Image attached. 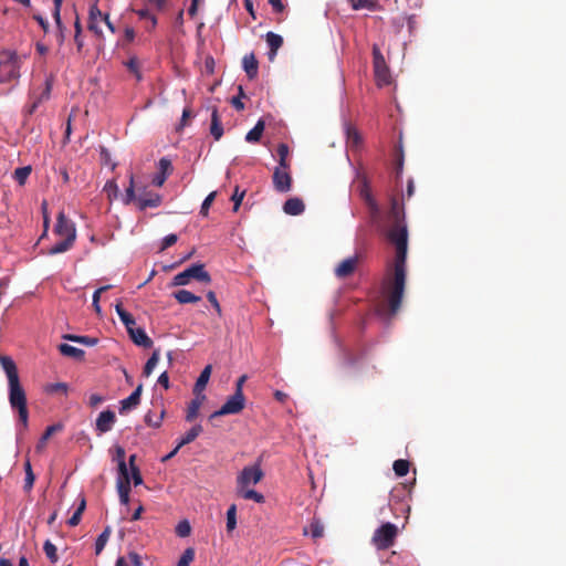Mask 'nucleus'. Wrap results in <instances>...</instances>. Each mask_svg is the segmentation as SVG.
<instances>
[{
	"instance_id": "f257e3e1",
	"label": "nucleus",
	"mask_w": 566,
	"mask_h": 566,
	"mask_svg": "<svg viewBox=\"0 0 566 566\" xmlns=\"http://www.w3.org/2000/svg\"><path fill=\"white\" fill-rule=\"evenodd\" d=\"M390 214L396 220V223L389 229L388 239L396 245V256L394 274L385 280L384 293L388 313L392 316L399 311L402 302L407 277L406 260L408 250L407 228L400 223V218H403V210L396 198L391 199Z\"/></svg>"
},
{
	"instance_id": "f03ea898",
	"label": "nucleus",
	"mask_w": 566,
	"mask_h": 566,
	"mask_svg": "<svg viewBox=\"0 0 566 566\" xmlns=\"http://www.w3.org/2000/svg\"><path fill=\"white\" fill-rule=\"evenodd\" d=\"M0 365L8 378L9 403L13 410H17L19 422L25 429L29 421L27 394L20 384L17 365L11 357L6 355H0Z\"/></svg>"
},
{
	"instance_id": "7ed1b4c3",
	"label": "nucleus",
	"mask_w": 566,
	"mask_h": 566,
	"mask_svg": "<svg viewBox=\"0 0 566 566\" xmlns=\"http://www.w3.org/2000/svg\"><path fill=\"white\" fill-rule=\"evenodd\" d=\"M54 233L61 237V240L48 250L49 255H55L69 251L76 240V228L72 220L66 218L64 212H60L56 218Z\"/></svg>"
},
{
	"instance_id": "20e7f679",
	"label": "nucleus",
	"mask_w": 566,
	"mask_h": 566,
	"mask_svg": "<svg viewBox=\"0 0 566 566\" xmlns=\"http://www.w3.org/2000/svg\"><path fill=\"white\" fill-rule=\"evenodd\" d=\"M191 279H195L199 282L210 283L211 276L205 270V265L201 263L192 264L185 271L178 273L174 276L171 285L172 286H182L187 285Z\"/></svg>"
},
{
	"instance_id": "39448f33",
	"label": "nucleus",
	"mask_w": 566,
	"mask_h": 566,
	"mask_svg": "<svg viewBox=\"0 0 566 566\" xmlns=\"http://www.w3.org/2000/svg\"><path fill=\"white\" fill-rule=\"evenodd\" d=\"M398 534V528L392 523H385L374 532L371 543L379 551L390 548Z\"/></svg>"
},
{
	"instance_id": "423d86ee",
	"label": "nucleus",
	"mask_w": 566,
	"mask_h": 566,
	"mask_svg": "<svg viewBox=\"0 0 566 566\" xmlns=\"http://www.w3.org/2000/svg\"><path fill=\"white\" fill-rule=\"evenodd\" d=\"M264 476L260 463L244 467L237 476V489L249 488L258 484Z\"/></svg>"
},
{
	"instance_id": "0eeeda50",
	"label": "nucleus",
	"mask_w": 566,
	"mask_h": 566,
	"mask_svg": "<svg viewBox=\"0 0 566 566\" xmlns=\"http://www.w3.org/2000/svg\"><path fill=\"white\" fill-rule=\"evenodd\" d=\"M373 63L377 84L379 86L388 85L391 78L390 72L386 64L385 57L382 56L380 50L376 46L373 49Z\"/></svg>"
},
{
	"instance_id": "6e6552de",
	"label": "nucleus",
	"mask_w": 566,
	"mask_h": 566,
	"mask_svg": "<svg viewBox=\"0 0 566 566\" xmlns=\"http://www.w3.org/2000/svg\"><path fill=\"white\" fill-rule=\"evenodd\" d=\"M244 405V395L234 392L227 399V401L222 405V407L219 410L211 413L210 419L226 415H237L243 410Z\"/></svg>"
},
{
	"instance_id": "1a4fd4ad",
	"label": "nucleus",
	"mask_w": 566,
	"mask_h": 566,
	"mask_svg": "<svg viewBox=\"0 0 566 566\" xmlns=\"http://www.w3.org/2000/svg\"><path fill=\"white\" fill-rule=\"evenodd\" d=\"M272 181L277 192H289L292 188V177L289 169L275 167Z\"/></svg>"
},
{
	"instance_id": "9d476101",
	"label": "nucleus",
	"mask_w": 566,
	"mask_h": 566,
	"mask_svg": "<svg viewBox=\"0 0 566 566\" xmlns=\"http://www.w3.org/2000/svg\"><path fill=\"white\" fill-rule=\"evenodd\" d=\"M361 259V255L356 253L353 256H349L343 260L334 270L336 277L346 279L354 274L356 271L358 263Z\"/></svg>"
},
{
	"instance_id": "9b49d317",
	"label": "nucleus",
	"mask_w": 566,
	"mask_h": 566,
	"mask_svg": "<svg viewBox=\"0 0 566 566\" xmlns=\"http://www.w3.org/2000/svg\"><path fill=\"white\" fill-rule=\"evenodd\" d=\"M116 422V415L114 411L107 409L102 411L95 422V430L98 434L106 433L113 429Z\"/></svg>"
},
{
	"instance_id": "f8f14e48",
	"label": "nucleus",
	"mask_w": 566,
	"mask_h": 566,
	"mask_svg": "<svg viewBox=\"0 0 566 566\" xmlns=\"http://www.w3.org/2000/svg\"><path fill=\"white\" fill-rule=\"evenodd\" d=\"M359 196L367 205L370 213L374 217L378 216L380 212V209H379L377 201L375 200V198L371 195V190H370V187H369L366 178H363L361 185L359 186Z\"/></svg>"
},
{
	"instance_id": "ddd939ff",
	"label": "nucleus",
	"mask_w": 566,
	"mask_h": 566,
	"mask_svg": "<svg viewBox=\"0 0 566 566\" xmlns=\"http://www.w3.org/2000/svg\"><path fill=\"white\" fill-rule=\"evenodd\" d=\"M163 198L159 193L145 192L137 198V207L140 211L147 208H157L160 206Z\"/></svg>"
},
{
	"instance_id": "4468645a",
	"label": "nucleus",
	"mask_w": 566,
	"mask_h": 566,
	"mask_svg": "<svg viewBox=\"0 0 566 566\" xmlns=\"http://www.w3.org/2000/svg\"><path fill=\"white\" fill-rule=\"evenodd\" d=\"M104 15L105 14L102 13L96 3L91 6L88 14V29L98 36L103 35L102 30L99 28V23L104 22Z\"/></svg>"
},
{
	"instance_id": "2eb2a0df",
	"label": "nucleus",
	"mask_w": 566,
	"mask_h": 566,
	"mask_svg": "<svg viewBox=\"0 0 566 566\" xmlns=\"http://www.w3.org/2000/svg\"><path fill=\"white\" fill-rule=\"evenodd\" d=\"M132 340L138 345V346H142V347H145V348H150L153 346V340L150 337H148V335L146 334V332L140 328V327H136L135 326H132L130 329H127Z\"/></svg>"
},
{
	"instance_id": "dca6fc26",
	"label": "nucleus",
	"mask_w": 566,
	"mask_h": 566,
	"mask_svg": "<svg viewBox=\"0 0 566 566\" xmlns=\"http://www.w3.org/2000/svg\"><path fill=\"white\" fill-rule=\"evenodd\" d=\"M143 391V385L139 384L136 389L125 399L120 401L119 412L124 413L126 410L135 408L140 402V395Z\"/></svg>"
},
{
	"instance_id": "f3484780",
	"label": "nucleus",
	"mask_w": 566,
	"mask_h": 566,
	"mask_svg": "<svg viewBox=\"0 0 566 566\" xmlns=\"http://www.w3.org/2000/svg\"><path fill=\"white\" fill-rule=\"evenodd\" d=\"M0 59L3 62V65H10V76L11 77H18V69H19V59L14 51H3L0 53Z\"/></svg>"
},
{
	"instance_id": "a211bd4d",
	"label": "nucleus",
	"mask_w": 566,
	"mask_h": 566,
	"mask_svg": "<svg viewBox=\"0 0 566 566\" xmlns=\"http://www.w3.org/2000/svg\"><path fill=\"white\" fill-rule=\"evenodd\" d=\"M242 65L247 73V76L250 80H253L258 76L259 62H258L254 53L245 54L242 59Z\"/></svg>"
},
{
	"instance_id": "6ab92c4d",
	"label": "nucleus",
	"mask_w": 566,
	"mask_h": 566,
	"mask_svg": "<svg viewBox=\"0 0 566 566\" xmlns=\"http://www.w3.org/2000/svg\"><path fill=\"white\" fill-rule=\"evenodd\" d=\"M265 40L270 48L269 60L273 61L276 56L277 50L283 45V38L270 31L265 34Z\"/></svg>"
},
{
	"instance_id": "aec40b11",
	"label": "nucleus",
	"mask_w": 566,
	"mask_h": 566,
	"mask_svg": "<svg viewBox=\"0 0 566 566\" xmlns=\"http://www.w3.org/2000/svg\"><path fill=\"white\" fill-rule=\"evenodd\" d=\"M305 210V205L300 198H290L283 205V211L290 216H298Z\"/></svg>"
},
{
	"instance_id": "412c9836",
	"label": "nucleus",
	"mask_w": 566,
	"mask_h": 566,
	"mask_svg": "<svg viewBox=\"0 0 566 566\" xmlns=\"http://www.w3.org/2000/svg\"><path fill=\"white\" fill-rule=\"evenodd\" d=\"M211 371H212V366L207 365L200 373V375L195 384V387H193V394L196 396H200L201 392L205 390V388L210 379Z\"/></svg>"
},
{
	"instance_id": "4be33fe9",
	"label": "nucleus",
	"mask_w": 566,
	"mask_h": 566,
	"mask_svg": "<svg viewBox=\"0 0 566 566\" xmlns=\"http://www.w3.org/2000/svg\"><path fill=\"white\" fill-rule=\"evenodd\" d=\"M210 134L216 140H219L223 135V127L217 107H213L211 113Z\"/></svg>"
},
{
	"instance_id": "5701e85b",
	"label": "nucleus",
	"mask_w": 566,
	"mask_h": 566,
	"mask_svg": "<svg viewBox=\"0 0 566 566\" xmlns=\"http://www.w3.org/2000/svg\"><path fill=\"white\" fill-rule=\"evenodd\" d=\"M59 430H61V426H59V424L49 426L45 429V431L43 432V434L41 436L40 440L38 441V443L35 446V451L38 453L43 452V450L46 447V442L49 441V439L52 437V434H54Z\"/></svg>"
},
{
	"instance_id": "b1692460",
	"label": "nucleus",
	"mask_w": 566,
	"mask_h": 566,
	"mask_svg": "<svg viewBox=\"0 0 566 566\" xmlns=\"http://www.w3.org/2000/svg\"><path fill=\"white\" fill-rule=\"evenodd\" d=\"M205 398H206L205 395H202L201 397L197 396L195 399H192L190 401V403L188 405V408H187V413H186V420L188 422H191V421H193L197 418L199 409H200L201 403H202V400Z\"/></svg>"
},
{
	"instance_id": "393cba45",
	"label": "nucleus",
	"mask_w": 566,
	"mask_h": 566,
	"mask_svg": "<svg viewBox=\"0 0 566 566\" xmlns=\"http://www.w3.org/2000/svg\"><path fill=\"white\" fill-rule=\"evenodd\" d=\"M172 295L179 304L198 303L199 301H201L200 296L187 290H179L175 292Z\"/></svg>"
},
{
	"instance_id": "a878e982",
	"label": "nucleus",
	"mask_w": 566,
	"mask_h": 566,
	"mask_svg": "<svg viewBox=\"0 0 566 566\" xmlns=\"http://www.w3.org/2000/svg\"><path fill=\"white\" fill-rule=\"evenodd\" d=\"M238 496L244 499V500H252L256 503H264L265 497L263 494L256 492L255 490L243 488V489H237Z\"/></svg>"
},
{
	"instance_id": "bb28decb",
	"label": "nucleus",
	"mask_w": 566,
	"mask_h": 566,
	"mask_svg": "<svg viewBox=\"0 0 566 566\" xmlns=\"http://www.w3.org/2000/svg\"><path fill=\"white\" fill-rule=\"evenodd\" d=\"M59 350L62 355L72 357L77 360L83 359L84 354H85L83 349H80V348L69 345V344L59 345Z\"/></svg>"
},
{
	"instance_id": "cd10ccee",
	"label": "nucleus",
	"mask_w": 566,
	"mask_h": 566,
	"mask_svg": "<svg viewBox=\"0 0 566 566\" xmlns=\"http://www.w3.org/2000/svg\"><path fill=\"white\" fill-rule=\"evenodd\" d=\"M115 311L117 315L119 316L122 323L125 325L126 329H130L132 326L136 325L135 318L130 313H128L126 310H124L122 303H117L115 306Z\"/></svg>"
},
{
	"instance_id": "c85d7f7f",
	"label": "nucleus",
	"mask_w": 566,
	"mask_h": 566,
	"mask_svg": "<svg viewBox=\"0 0 566 566\" xmlns=\"http://www.w3.org/2000/svg\"><path fill=\"white\" fill-rule=\"evenodd\" d=\"M347 146L356 149L361 145V136L355 127L347 126L346 128Z\"/></svg>"
},
{
	"instance_id": "c756f323",
	"label": "nucleus",
	"mask_w": 566,
	"mask_h": 566,
	"mask_svg": "<svg viewBox=\"0 0 566 566\" xmlns=\"http://www.w3.org/2000/svg\"><path fill=\"white\" fill-rule=\"evenodd\" d=\"M125 455H126V453H125L124 448L120 446H116L115 447V455H114L113 460L117 462L119 475H125L126 472H128L126 461H125Z\"/></svg>"
},
{
	"instance_id": "7c9ffc66",
	"label": "nucleus",
	"mask_w": 566,
	"mask_h": 566,
	"mask_svg": "<svg viewBox=\"0 0 566 566\" xmlns=\"http://www.w3.org/2000/svg\"><path fill=\"white\" fill-rule=\"evenodd\" d=\"M202 432L201 424H195L178 442V448H181L186 444L191 443L195 441L199 434Z\"/></svg>"
},
{
	"instance_id": "2f4dec72",
	"label": "nucleus",
	"mask_w": 566,
	"mask_h": 566,
	"mask_svg": "<svg viewBox=\"0 0 566 566\" xmlns=\"http://www.w3.org/2000/svg\"><path fill=\"white\" fill-rule=\"evenodd\" d=\"M353 10H369L374 11L378 7V0H347Z\"/></svg>"
},
{
	"instance_id": "473e14b6",
	"label": "nucleus",
	"mask_w": 566,
	"mask_h": 566,
	"mask_svg": "<svg viewBox=\"0 0 566 566\" xmlns=\"http://www.w3.org/2000/svg\"><path fill=\"white\" fill-rule=\"evenodd\" d=\"M277 156H279V166L283 169H290V161L287 159L289 157V146L284 143L279 144L276 149Z\"/></svg>"
},
{
	"instance_id": "72a5a7b5",
	"label": "nucleus",
	"mask_w": 566,
	"mask_h": 566,
	"mask_svg": "<svg viewBox=\"0 0 566 566\" xmlns=\"http://www.w3.org/2000/svg\"><path fill=\"white\" fill-rule=\"evenodd\" d=\"M44 391L48 395H63L66 396L69 392V386L66 382H52L44 386Z\"/></svg>"
},
{
	"instance_id": "f704fd0d",
	"label": "nucleus",
	"mask_w": 566,
	"mask_h": 566,
	"mask_svg": "<svg viewBox=\"0 0 566 566\" xmlns=\"http://www.w3.org/2000/svg\"><path fill=\"white\" fill-rule=\"evenodd\" d=\"M63 338L66 340H71L74 343L85 345V346H95L98 342V339L95 337L78 336V335H73V334H65V335H63Z\"/></svg>"
},
{
	"instance_id": "c9c22d12",
	"label": "nucleus",
	"mask_w": 566,
	"mask_h": 566,
	"mask_svg": "<svg viewBox=\"0 0 566 566\" xmlns=\"http://www.w3.org/2000/svg\"><path fill=\"white\" fill-rule=\"evenodd\" d=\"M264 130L263 120H259L255 126L247 134L245 140L249 143H256L261 139Z\"/></svg>"
},
{
	"instance_id": "e433bc0d",
	"label": "nucleus",
	"mask_w": 566,
	"mask_h": 566,
	"mask_svg": "<svg viewBox=\"0 0 566 566\" xmlns=\"http://www.w3.org/2000/svg\"><path fill=\"white\" fill-rule=\"evenodd\" d=\"M112 530L109 526H106L105 530L98 535L96 542H95V554L99 555L102 551L104 549L109 536H111Z\"/></svg>"
},
{
	"instance_id": "4c0bfd02",
	"label": "nucleus",
	"mask_w": 566,
	"mask_h": 566,
	"mask_svg": "<svg viewBox=\"0 0 566 566\" xmlns=\"http://www.w3.org/2000/svg\"><path fill=\"white\" fill-rule=\"evenodd\" d=\"M159 357H160L159 349H155L144 366L143 374L145 377L150 376L154 368L157 366V364L159 361Z\"/></svg>"
},
{
	"instance_id": "58836bf2",
	"label": "nucleus",
	"mask_w": 566,
	"mask_h": 566,
	"mask_svg": "<svg viewBox=\"0 0 566 566\" xmlns=\"http://www.w3.org/2000/svg\"><path fill=\"white\" fill-rule=\"evenodd\" d=\"M125 66L127 70L133 73L136 77V80L139 82L143 78L142 72H140V64L136 56L130 57L127 62H125Z\"/></svg>"
},
{
	"instance_id": "ea45409f",
	"label": "nucleus",
	"mask_w": 566,
	"mask_h": 566,
	"mask_svg": "<svg viewBox=\"0 0 566 566\" xmlns=\"http://www.w3.org/2000/svg\"><path fill=\"white\" fill-rule=\"evenodd\" d=\"M237 527V505L231 504L227 511V532L231 533Z\"/></svg>"
},
{
	"instance_id": "a19ab883",
	"label": "nucleus",
	"mask_w": 566,
	"mask_h": 566,
	"mask_svg": "<svg viewBox=\"0 0 566 566\" xmlns=\"http://www.w3.org/2000/svg\"><path fill=\"white\" fill-rule=\"evenodd\" d=\"M117 492L119 494H129L130 492V478L129 473L126 472L125 475H119L117 480Z\"/></svg>"
},
{
	"instance_id": "79ce46f5",
	"label": "nucleus",
	"mask_w": 566,
	"mask_h": 566,
	"mask_svg": "<svg viewBox=\"0 0 566 566\" xmlns=\"http://www.w3.org/2000/svg\"><path fill=\"white\" fill-rule=\"evenodd\" d=\"M410 463L407 460L399 459L394 462L392 469L397 476H405L409 472Z\"/></svg>"
},
{
	"instance_id": "37998d69",
	"label": "nucleus",
	"mask_w": 566,
	"mask_h": 566,
	"mask_svg": "<svg viewBox=\"0 0 566 566\" xmlns=\"http://www.w3.org/2000/svg\"><path fill=\"white\" fill-rule=\"evenodd\" d=\"M137 198L138 197H136V195H135L134 175L130 174L129 175V186L126 189L125 196L123 197V202H124V205H130L134 201L137 202Z\"/></svg>"
},
{
	"instance_id": "c03bdc74",
	"label": "nucleus",
	"mask_w": 566,
	"mask_h": 566,
	"mask_svg": "<svg viewBox=\"0 0 566 566\" xmlns=\"http://www.w3.org/2000/svg\"><path fill=\"white\" fill-rule=\"evenodd\" d=\"M164 410H161L159 415H154L151 411H148L145 415V422L150 427L159 428L164 419Z\"/></svg>"
},
{
	"instance_id": "a18cd8bd",
	"label": "nucleus",
	"mask_w": 566,
	"mask_h": 566,
	"mask_svg": "<svg viewBox=\"0 0 566 566\" xmlns=\"http://www.w3.org/2000/svg\"><path fill=\"white\" fill-rule=\"evenodd\" d=\"M195 555H196L195 548H192V547L186 548L184 551L182 555L180 556V558L177 563V566H190V564L195 559Z\"/></svg>"
},
{
	"instance_id": "49530a36",
	"label": "nucleus",
	"mask_w": 566,
	"mask_h": 566,
	"mask_svg": "<svg viewBox=\"0 0 566 566\" xmlns=\"http://www.w3.org/2000/svg\"><path fill=\"white\" fill-rule=\"evenodd\" d=\"M310 532L313 538H321L324 535V525L314 518L310 524Z\"/></svg>"
},
{
	"instance_id": "de8ad7c7",
	"label": "nucleus",
	"mask_w": 566,
	"mask_h": 566,
	"mask_svg": "<svg viewBox=\"0 0 566 566\" xmlns=\"http://www.w3.org/2000/svg\"><path fill=\"white\" fill-rule=\"evenodd\" d=\"M43 551L46 555V557L52 562V563H56L59 557H57V553H56V547L54 544H52L49 539L45 541L44 545H43Z\"/></svg>"
},
{
	"instance_id": "09e8293b",
	"label": "nucleus",
	"mask_w": 566,
	"mask_h": 566,
	"mask_svg": "<svg viewBox=\"0 0 566 566\" xmlns=\"http://www.w3.org/2000/svg\"><path fill=\"white\" fill-rule=\"evenodd\" d=\"M111 289V285H104V286H101L99 289H97L94 294H93V302H92V305L95 310V312L97 314H101L102 310H101V306H99V297H101V294L103 292H106L107 290Z\"/></svg>"
},
{
	"instance_id": "8fccbe9b",
	"label": "nucleus",
	"mask_w": 566,
	"mask_h": 566,
	"mask_svg": "<svg viewBox=\"0 0 566 566\" xmlns=\"http://www.w3.org/2000/svg\"><path fill=\"white\" fill-rule=\"evenodd\" d=\"M135 13L139 17V19H148L150 21L149 30L155 29L157 25V18L151 14L148 9H138L135 10Z\"/></svg>"
},
{
	"instance_id": "3c124183",
	"label": "nucleus",
	"mask_w": 566,
	"mask_h": 566,
	"mask_svg": "<svg viewBox=\"0 0 566 566\" xmlns=\"http://www.w3.org/2000/svg\"><path fill=\"white\" fill-rule=\"evenodd\" d=\"M31 174V167H20L14 170V179L20 184L23 185Z\"/></svg>"
},
{
	"instance_id": "603ef678",
	"label": "nucleus",
	"mask_w": 566,
	"mask_h": 566,
	"mask_svg": "<svg viewBox=\"0 0 566 566\" xmlns=\"http://www.w3.org/2000/svg\"><path fill=\"white\" fill-rule=\"evenodd\" d=\"M217 196V191L210 192L206 199L203 200L201 208H200V214L203 217L208 216L209 208L211 207L212 202L214 201Z\"/></svg>"
},
{
	"instance_id": "864d4df0",
	"label": "nucleus",
	"mask_w": 566,
	"mask_h": 566,
	"mask_svg": "<svg viewBox=\"0 0 566 566\" xmlns=\"http://www.w3.org/2000/svg\"><path fill=\"white\" fill-rule=\"evenodd\" d=\"M158 169L160 174H164L166 177H168L172 172L171 161L166 157L160 158L158 163Z\"/></svg>"
},
{
	"instance_id": "5fc2aeb1",
	"label": "nucleus",
	"mask_w": 566,
	"mask_h": 566,
	"mask_svg": "<svg viewBox=\"0 0 566 566\" xmlns=\"http://www.w3.org/2000/svg\"><path fill=\"white\" fill-rule=\"evenodd\" d=\"M245 196V190L240 191L239 187H235L231 200L233 201V211L237 212Z\"/></svg>"
},
{
	"instance_id": "6e6d98bb",
	"label": "nucleus",
	"mask_w": 566,
	"mask_h": 566,
	"mask_svg": "<svg viewBox=\"0 0 566 566\" xmlns=\"http://www.w3.org/2000/svg\"><path fill=\"white\" fill-rule=\"evenodd\" d=\"M190 532H191V527H190V524L188 523V521H181L178 523V525L176 527V533L178 536L187 537L190 535Z\"/></svg>"
},
{
	"instance_id": "4d7b16f0",
	"label": "nucleus",
	"mask_w": 566,
	"mask_h": 566,
	"mask_svg": "<svg viewBox=\"0 0 566 566\" xmlns=\"http://www.w3.org/2000/svg\"><path fill=\"white\" fill-rule=\"evenodd\" d=\"M61 7L62 6H56L54 4V10H53V18L55 20V23H56V27L59 28L60 30V36H61V42H63V24H62V21H61Z\"/></svg>"
},
{
	"instance_id": "13d9d810",
	"label": "nucleus",
	"mask_w": 566,
	"mask_h": 566,
	"mask_svg": "<svg viewBox=\"0 0 566 566\" xmlns=\"http://www.w3.org/2000/svg\"><path fill=\"white\" fill-rule=\"evenodd\" d=\"M177 240H178V237L175 233L166 235L161 242L160 251H164V250L168 249L169 247L174 245L177 242Z\"/></svg>"
},
{
	"instance_id": "bf43d9fd",
	"label": "nucleus",
	"mask_w": 566,
	"mask_h": 566,
	"mask_svg": "<svg viewBox=\"0 0 566 566\" xmlns=\"http://www.w3.org/2000/svg\"><path fill=\"white\" fill-rule=\"evenodd\" d=\"M35 481V474L33 472L25 473L23 489L25 492H30Z\"/></svg>"
},
{
	"instance_id": "052dcab7",
	"label": "nucleus",
	"mask_w": 566,
	"mask_h": 566,
	"mask_svg": "<svg viewBox=\"0 0 566 566\" xmlns=\"http://www.w3.org/2000/svg\"><path fill=\"white\" fill-rule=\"evenodd\" d=\"M207 298L208 301L211 303V305L214 307V310L217 311V313L219 315H221V306L217 300V296H216V293L213 291H209L207 293Z\"/></svg>"
},
{
	"instance_id": "680f3d73",
	"label": "nucleus",
	"mask_w": 566,
	"mask_h": 566,
	"mask_svg": "<svg viewBox=\"0 0 566 566\" xmlns=\"http://www.w3.org/2000/svg\"><path fill=\"white\" fill-rule=\"evenodd\" d=\"M52 85H53L52 77L46 78V81H45V88H44L43 93L41 94V96L39 97V98H42V102L45 101V99H49L50 94H51V90H52Z\"/></svg>"
},
{
	"instance_id": "e2e57ef3",
	"label": "nucleus",
	"mask_w": 566,
	"mask_h": 566,
	"mask_svg": "<svg viewBox=\"0 0 566 566\" xmlns=\"http://www.w3.org/2000/svg\"><path fill=\"white\" fill-rule=\"evenodd\" d=\"M130 472H132V479H133L134 485H136V486L140 485L143 483V478H142L139 468L133 467V470H130Z\"/></svg>"
},
{
	"instance_id": "0e129e2a",
	"label": "nucleus",
	"mask_w": 566,
	"mask_h": 566,
	"mask_svg": "<svg viewBox=\"0 0 566 566\" xmlns=\"http://www.w3.org/2000/svg\"><path fill=\"white\" fill-rule=\"evenodd\" d=\"M268 2L271 4L273 11L276 13H281L285 9V6L282 2V0H268Z\"/></svg>"
},
{
	"instance_id": "69168bd1",
	"label": "nucleus",
	"mask_w": 566,
	"mask_h": 566,
	"mask_svg": "<svg viewBox=\"0 0 566 566\" xmlns=\"http://www.w3.org/2000/svg\"><path fill=\"white\" fill-rule=\"evenodd\" d=\"M103 401H104V397H102L101 395H97V394H93L90 396L88 405H90V407L95 408L98 405H101Z\"/></svg>"
},
{
	"instance_id": "338daca9",
	"label": "nucleus",
	"mask_w": 566,
	"mask_h": 566,
	"mask_svg": "<svg viewBox=\"0 0 566 566\" xmlns=\"http://www.w3.org/2000/svg\"><path fill=\"white\" fill-rule=\"evenodd\" d=\"M127 557L133 566H143L142 558L136 552H129Z\"/></svg>"
},
{
	"instance_id": "774afa93",
	"label": "nucleus",
	"mask_w": 566,
	"mask_h": 566,
	"mask_svg": "<svg viewBox=\"0 0 566 566\" xmlns=\"http://www.w3.org/2000/svg\"><path fill=\"white\" fill-rule=\"evenodd\" d=\"M168 177H166L164 174H160L159 171L153 177L151 182L153 185L157 187H161Z\"/></svg>"
}]
</instances>
